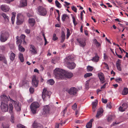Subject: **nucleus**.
<instances>
[{
  "instance_id": "obj_59",
  "label": "nucleus",
  "mask_w": 128,
  "mask_h": 128,
  "mask_svg": "<svg viewBox=\"0 0 128 128\" xmlns=\"http://www.w3.org/2000/svg\"><path fill=\"white\" fill-rule=\"evenodd\" d=\"M83 25H81V26L80 28V31L81 32H83L82 28H83Z\"/></svg>"
},
{
  "instance_id": "obj_63",
  "label": "nucleus",
  "mask_w": 128,
  "mask_h": 128,
  "mask_svg": "<svg viewBox=\"0 0 128 128\" xmlns=\"http://www.w3.org/2000/svg\"><path fill=\"white\" fill-rule=\"evenodd\" d=\"M4 58V57L0 55V60H2Z\"/></svg>"
},
{
  "instance_id": "obj_18",
  "label": "nucleus",
  "mask_w": 128,
  "mask_h": 128,
  "mask_svg": "<svg viewBox=\"0 0 128 128\" xmlns=\"http://www.w3.org/2000/svg\"><path fill=\"white\" fill-rule=\"evenodd\" d=\"M103 110L102 108H100L98 111L97 114L96 116L97 118H99L102 115Z\"/></svg>"
},
{
  "instance_id": "obj_14",
  "label": "nucleus",
  "mask_w": 128,
  "mask_h": 128,
  "mask_svg": "<svg viewBox=\"0 0 128 128\" xmlns=\"http://www.w3.org/2000/svg\"><path fill=\"white\" fill-rule=\"evenodd\" d=\"M1 10L3 12H7L10 10V8L6 4H3L1 6Z\"/></svg>"
},
{
  "instance_id": "obj_33",
  "label": "nucleus",
  "mask_w": 128,
  "mask_h": 128,
  "mask_svg": "<svg viewBox=\"0 0 128 128\" xmlns=\"http://www.w3.org/2000/svg\"><path fill=\"white\" fill-rule=\"evenodd\" d=\"M128 93V89L127 88H124L122 92V94L123 95H126Z\"/></svg>"
},
{
  "instance_id": "obj_15",
  "label": "nucleus",
  "mask_w": 128,
  "mask_h": 128,
  "mask_svg": "<svg viewBox=\"0 0 128 128\" xmlns=\"http://www.w3.org/2000/svg\"><path fill=\"white\" fill-rule=\"evenodd\" d=\"M68 68L70 69H73L75 68L76 64L74 62H67L66 64Z\"/></svg>"
},
{
  "instance_id": "obj_7",
  "label": "nucleus",
  "mask_w": 128,
  "mask_h": 128,
  "mask_svg": "<svg viewBox=\"0 0 128 128\" xmlns=\"http://www.w3.org/2000/svg\"><path fill=\"white\" fill-rule=\"evenodd\" d=\"M53 108L51 106L46 105L44 106L43 110L46 114H48L52 111Z\"/></svg>"
},
{
  "instance_id": "obj_49",
  "label": "nucleus",
  "mask_w": 128,
  "mask_h": 128,
  "mask_svg": "<svg viewBox=\"0 0 128 128\" xmlns=\"http://www.w3.org/2000/svg\"><path fill=\"white\" fill-rule=\"evenodd\" d=\"M77 105L76 103H75L74 105L72 106V108L74 110H75L77 108Z\"/></svg>"
},
{
  "instance_id": "obj_60",
  "label": "nucleus",
  "mask_w": 128,
  "mask_h": 128,
  "mask_svg": "<svg viewBox=\"0 0 128 128\" xmlns=\"http://www.w3.org/2000/svg\"><path fill=\"white\" fill-rule=\"evenodd\" d=\"M44 40L45 41V43L44 44V45H46L48 43L47 42V41L46 40L45 38V37H44Z\"/></svg>"
},
{
  "instance_id": "obj_45",
  "label": "nucleus",
  "mask_w": 128,
  "mask_h": 128,
  "mask_svg": "<svg viewBox=\"0 0 128 128\" xmlns=\"http://www.w3.org/2000/svg\"><path fill=\"white\" fill-rule=\"evenodd\" d=\"M11 117L10 119V121L12 123H14V115H11Z\"/></svg>"
},
{
  "instance_id": "obj_48",
  "label": "nucleus",
  "mask_w": 128,
  "mask_h": 128,
  "mask_svg": "<svg viewBox=\"0 0 128 128\" xmlns=\"http://www.w3.org/2000/svg\"><path fill=\"white\" fill-rule=\"evenodd\" d=\"M22 17L23 18V20H24V17L21 14H17V19L18 18H20L22 19Z\"/></svg>"
},
{
  "instance_id": "obj_51",
  "label": "nucleus",
  "mask_w": 128,
  "mask_h": 128,
  "mask_svg": "<svg viewBox=\"0 0 128 128\" xmlns=\"http://www.w3.org/2000/svg\"><path fill=\"white\" fill-rule=\"evenodd\" d=\"M29 90L31 93H33L34 92V89L33 88L31 87L30 88Z\"/></svg>"
},
{
  "instance_id": "obj_44",
  "label": "nucleus",
  "mask_w": 128,
  "mask_h": 128,
  "mask_svg": "<svg viewBox=\"0 0 128 128\" xmlns=\"http://www.w3.org/2000/svg\"><path fill=\"white\" fill-rule=\"evenodd\" d=\"M92 74L91 73H87L84 74V77L85 78H87L88 77L92 76Z\"/></svg>"
},
{
  "instance_id": "obj_47",
  "label": "nucleus",
  "mask_w": 128,
  "mask_h": 128,
  "mask_svg": "<svg viewBox=\"0 0 128 128\" xmlns=\"http://www.w3.org/2000/svg\"><path fill=\"white\" fill-rule=\"evenodd\" d=\"M72 18L73 20V23L74 26H75L77 24V22L76 21L75 18L74 16H72Z\"/></svg>"
},
{
  "instance_id": "obj_40",
  "label": "nucleus",
  "mask_w": 128,
  "mask_h": 128,
  "mask_svg": "<svg viewBox=\"0 0 128 128\" xmlns=\"http://www.w3.org/2000/svg\"><path fill=\"white\" fill-rule=\"evenodd\" d=\"M9 126L6 123H3L2 124V128H9Z\"/></svg>"
},
{
  "instance_id": "obj_28",
  "label": "nucleus",
  "mask_w": 128,
  "mask_h": 128,
  "mask_svg": "<svg viewBox=\"0 0 128 128\" xmlns=\"http://www.w3.org/2000/svg\"><path fill=\"white\" fill-rule=\"evenodd\" d=\"M0 15L4 18L5 20L7 21L8 20V17L6 14L4 12H2L0 13Z\"/></svg>"
},
{
  "instance_id": "obj_57",
  "label": "nucleus",
  "mask_w": 128,
  "mask_h": 128,
  "mask_svg": "<svg viewBox=\"0 0 128 128\" xmlns=\"http://www.w3.org/2000/svg\"><path fill=\"white\" fill-rule=\"evenodd\" d=\"M116 80L118 82L120 81H122V79L120 78H116Z\"/></svg>"
},
{
  "instance_id": "obj_34",
  "label": "nucleus",
  "mask_w": 128,
  "mask_h": 128,
  "mask_svg": "<svg viewBox=\"0 0 128 128\" xmlns=\"http://www.w3.org/2000/svg\"><path fill=\"white\" fill-rule=\"evenodd\" d=\"M12 16L11 18V20L12 23V24H13L14 23L15 17L16 16V13L15 12H12Z\"/></svg>"
},
{
  "instance_id": "obj_50",
  "label": "nucleus",
  "mask_w": 128,
  "mask_h": 128,
  "mask_svg": "<svg viewBox=\"0 0 128 128\" xmlns=\"http://www.w3.org/2000/svg\"><path fill=\"white\" fill-rule=\"evenodd\" d=\"M58 39V38L56 37V34H54L53 37L52 39L54 40H57Z\"/></svg>"
},
{
  "instance_id": "obj_19",
  "label": "nucleus",
  "mask_w": 128,
  "mask_h": 128,
  "mask_svg": "<svg viewBox=\"0 0 128 128\" xmlns=\"http://www.w3.org/2000/svg\"><path fill=\"white\" fill-rule=\"evenodd\" d=\"M114 116L111 115H109L107 116V120L109 122H111L114 119Z\"/></svg>"
},
{
  "instance_id": "obj_32",
  "label": "nucleus",
  "mask_w": 128,
  "mask_h": 128,
  "mask_svg": "<svg viewBox=\"0 0 128 128\" xmlns=\"http://www.w3.org/2000/svg\"><path fill=\"white\" fill-rule=\"evenodd\" d=\"M93 42L94 43L96 44V46L97 47H99L100 46V43L99 42H98L96 39H94L93 40Z\"/></svg>"
},
{
  "instance_id": "obj_61",
  "label": "nucleus",
  "mask_w": 128,
  "mask_h": 128,
  "mask_svg": "<svg viewBox=\"0 0 128 128\" xmlns=\"http://www.w3.org/2000/svg\"><path fill=\"white\" fill-rule=\"evenodd\" d=\"M121 60L120 59H118L116 62V64H120Z\"/></svg>"
},
{
  "instance_id": "obj_31",
  "label": "nucleus",
  "mask_w": 128,
  "mask_h": 128,
  "mask_svg": "<svg viewBox=\"0 0 128 128\" xmlns=\"http://www.w3.org/2000/svg\"><path fill=\"white\" fill-rule=\"evenodd\" d=\"M19 37L18 36H17L16 37V44L18 45H18H21L22 42V40L20 39H18Z\"/></svg>"
},
{
  "instance_id": "obj_17",
  "label": "nucleus",
  "mask_w": 128,
  "mask_h": 128,
  "mask_svg": "<svg viewBox=\"0 0 128 128\" xmlns=\"http://www.w3.org/2000/svg\"><path fill=\"white\" fill-rule=\"evenodd\" d=\"M30 50L32 54H36L37 53L36 49L34 45L32 44L30 45Z\"/></svg>"
},
{
  "instance_id": "obj_35",
  "label": "nucleus",
  "mask_w": 128,
  "mask_h": 128,
  "mask_svg": "<svg viewBox=\"0 0 128 128\" xmlns=\"http://www.w3.org/2000/svg\"><path fill=\"white\" fill-rule=\"evenodd\" d=\"M55 4L56 6L58 8H61V4L57 0H56L55 1Z\"/></svg>"
},
{
  "instance_id": "obj_5",
  "label": "nucleus",
  "mask_w": 128,
  "mask_h": 128,
  "mask_svg": "<svg viewBox=\"0 0 128 128\" xmlns=\"http://www.w3.org/2000/svg\"><path fill=\"white\" fill-rule=\"evenodd\" d=\"M51 94L50 92L48 91L44 88L42 92V97L44 100H46V99L49 98Z\"/></svg>"
},
{
  "instance_id": "obj_13",
  "label": "nucleus",
  "mask_w": 128,
  "mask_h": 128,
  "mask_svg": "<svg viewBox=\"0 0 128 128\" xmlns=\"http://www.w3.org/2000/svg\"><path fill=\"white\" fill-rule=\"evenodd\" d=\"M38 80L36 79V76L34 75L33 76L32 81V84L33 86L35 87H36L38 84Z\"/></svg>"
},
{
  "instance_id": "obj_24",
  "label": "nucleus",
  "mask_w": 128,
  "mask_h": 128,
  "mask_svg": "<svg viewBox=\"0 0 128 128\" xmlns=\"http://www.w3.org/2000/svg\"><path fill=\"white\" fill-rule=\"evenodd\" d=\"M10 59L11 60L13 61L14 59L16 54L12 52H10Z\"/></svg>"
},
{
  "instance_id": "obj_21",
  "label": "nucleus",
  "mask_w": 128,
  "mask_h": 128,
  "mask_svg": "<svg viewBox=\"0 0 128 128\" xmlns=\"http://www.w3.org/2000/svg\"><path fill=\"white\" fill-rule=\"evenodd\" d=\"M73 57L71 56H69L67 57L65 59V62L67 64V62H70V61L72 60Z\"/></svg>"
},
{
  "instance_id": "obj_27",
  "label": "nucleus",
  "mask_w": 128,
  "mask_h": 128,
  "mask_svg": "<svg viewBox=\"0 0 128 128\" xmlns=\"http://www.w3.org/2000/svg\"><path fill=\"white\" fill-rule=\"evenodd\" d=\"M21 6L24 7L27 5V0H22L20 4Z\"/></svg>"
},
{
  "instance_id": "obj_6",
  "label": "nucleus",
  "mask_w": 128,
  "mask_h": 128,
  "mask_svg": "<svg viewBox=\"0 0 128 128\" xmlns=\"http://www.w3.org/2000/svg\"><path fill=\"white\" fill-rule=\"evenodd\" d=\"M1 100V102H3L4 103H8V102L10 100L11 101V99L10 97L9 96H7L5 94L2 95L0 96Z\"/></svg>"
},
{
  "instance_id": "obj_22",
  "label": "nucleus",
  "mask_w": 128,
  "mask_h": 128,
  "mask_svg": "<svg viewBox=\"0 0 128 128\" xmlns=\"http://www.w3.org/2000/svg\"><path fill=\"white\" fill-rule=\"evenodd\" d=\"M28 22L30 26H32L34 25L35 21V20L33 18H30L29 19Z\"/></svg>"
},
{
  "instance_id": "obj_56",
  "label": "nucleus",
  "mask_w": 128,
  "mask_h": 128,
  "mask_svg": "<svg viewBox=\"0 0 128 128\" xmlns=\"http://www.w3.org/2000/svg\"><path fill=\"white\" fill-rule=\"evenodd\" d=\"M102 100L103 103L105 104L107 102V100L106 99H104L103 98L102 99Z\"/></svg>"
},
{
  "instance_id": "obj_4",
  "label": "nucleus",
  "mask_w": 128,
  "mask_h": 128,
  "mask_svg": "<svg viewBox=\"0 0 128 128\" xmlns=\"http://www.w3.org/2000/svg\"><path fill=\"white\" fill-rule=\"evenodd\" d=\"M40 107V105L37 102H33L30 105V109L34 114H36L37 109Z\"/></svg>"
},
{
  "instance_id": "obj_29",
  "label": "nucleus",
  "mask_w": 128,
  "mask_h": 128,
  "mask_svg": "<svg viewBox=\"0 0 128 128\" xmlns=\"http://www.w3.org/2000/svg\"><path fill=\"white\" fill-rule=\"evenodd\" d=\"M18 57L19 59L21 62H24V57L22 54L19 53L18 54Z\"/></svg>"
},
{
  "instance_id": "obj_46",
  "label": "nucleus",
  "mask_w": 128,
  "mask_h": 128,
  "mask_svg": "<svg viewBox=\"0 0 128 128\" xmlns=\"http://www.w3.org/2000/svg\"><path fill=\"white\" fill-rule=\"evenodd\" d=\"M120 64H116L117 68L119 71H121L122 70V68L120 66Z\"/></svg>"
},
{
  "instance_id": "obj_58",
  "label": "nucleus",
  "mask_w": 128,
  "mask_h": 128,
  "mask_svg": "<svg viewBox=\"0 0 128 128\" xmlns=\"http://www.w3.org/2000/svg\"><path fill=\"white\" fill-rule=\"evenodd\" d=\"M64 2L66 4V5H64L65 7H66V6H68L70 4V3H68L67 2H66V1Z\"/></svg>"
},
{
  "instance_id": "obj_26",
  "label": "nucleus",
  "mask_w": 128,
  "mask_h": 128,
  "mask_svg": "<svg viewBox=\"0 0 128 128\" xmlns=\"http://www.w3.org/2000/svg\"><path fill=\"white\" fill-rule=\"evenodd\" d=\"M61 40L60 41L61 42H63L64 41L65 38V34L64 31H62L61 32Z\"/></svg>"
},
{
  "instance_id": "obj_53",
  "label": "nucleus",
  "mask_w": 128,
  "mask_h": 128,
  "mask_svg": "<svg viewBox=\"0 0 128 128\" xmlns=\"http://www.w3.org/2000/svg\"><path fill=\"white\" fill-rule=\"evenodd\" d=\"M14 0H4L8 4H10V3L14 1Z\"/></svg>"
},
{
  "instance_id": "obj_20",
  "label": "nucleus",
  "mask_w": 128,
  "mask_h": 128,
  "mask_svg": "<svg viewBox=\"0 0 128 128\" xmlns=\"http://www.w3.org/2000/svg\"><path fill=\"white\" fill-rule=\"evenodd\" d=\"M95 55V56L93 57L91 60L94 62H96L99 60V57L98 55L97 54H96Z\"/></svg>"
},
{
  "instance_id": "obj_1",
  "label": "nucleus",
  "mask_w": 128,
  "mask_h": 128,
  "mask_svg": "<svg viewBox=\"0 0 128 128\" xmlns=\"http://www.w3.org/2000/svg\"><path fill=\"white\" fill-rule=\"evenodd\" d=\"M54 76L57 79H64L65 78H71L73 76V75L72 72H69L67 71L59 68H56L54 70Z\"/></svg>"
},
{
  "instance_id": "obj_9",
  "label": "nucleus",
  "mask_w": 128,
  "mask_h": 128,
  "mask_svg": "<svg viewBox=\"0 0 128 128\" xmlns=\"http://www.w3.org/2000/svg\"><path fill=\"white\" fill-rule=\"evenodd\" d=\"M78 90L75 87H72L69 90L68 92L70 95L75 96L77 93Z\"/></svg>"
},
{
  "instance_id": "obj_36",
  "label": "nucleus",
  "mask_w": 128,
  "mask_h": 128,
  "mask_svg": "<svg viewBox=\"0 0 128 128\" xmlns=\"http://www.w3.org/2000/svg\"><path fill=\"white\" fill-rule=\"evenodd\" d=\"M47 82L48 84L51 85H53L54 83V81L52 79L49 80Z\"/></svg>"
},
{
  "instance_id": "obj_23",
  "label": "nucleus",
  "mask_w": 128,
  "mask_h": 128,
  "mask_svg": "<svg viewBox=\"0 0 128 128\" xmlns=\"http://www.w3.org/2000/svg\"><path fill=\"white\" fill-rule=\"evenodd\" d=\"M13 107L12 103H10L9 104V112L11 115H14V113L13 112Z\"/></svg>"
},
{
  "instance_id": "obj_64",
  "label": "nucleus",
  "mask_w": 128,
  "mask_h": 128,
  "mask_svg": "<svg viewBox=\"0 0 128 128\" xmlns=\"http://www.w3.org/2000/svg\"><path fill=\"white\" fill-rule=\"evenodd\" d=\"M84 33L87 36L88 35V31L86 30H84Z\"/></svg>"
},
{
  "instance_id": "obj_41",
  "label": "nucleus",
  "mask_w": 128,
  "mask_h": 128,
  "mask_svg": "<svg viewBox=\"0 0 128 128\" xmlns=\"http://www.w3.org/2000/svg\"><path fill=\"white\" fill-rule=\"evenodd\" d=\"M92 123L89 122L86 124V126L87 128H91L92 127Z\"/></svg>"
},
{
  "instance_id": "obj_16",
  "label": "nucleus",
  "mask_w": 128,
  "mask_h": 128,
  "mask_svg": "<svg viewBox=\"0 0 128 128\" xmlns=\"http://www.w3.org/2000/svg\"><path fill=\"white\" fill-rule=\"evenodd\" d=\"M128 107L127 104L126 103H124L122 105L119 107L118 109L119 111L121 112L124 111Z\"/></svg>"
},
{
  "instance_id": "obj_52",
  "label": "nucleus",
  "mask_w": 128,
  "mask_h": 128,
  "mask_svg": "<svg viewBox=\"0 0 128 128\" xmlns=\"http://www.w3.org/2000/svg\"><path fill=\"white\" fill-rule=\"evenodd\" d=\"M72 9L75 12H77V9L74 6H73L72 7Z\"/></svg>"
},
{
  "instance_id": "obj_2",
  "label": "nucleus",
  "mask_w": 128,
  "mask_h": 128,
  "mask_svg": "<svg viewBox=\"0 0 128 128\" xmlns=\"http://www.w3.org/2000/svg\"><path fill=\"white\" fill-rule=\"evenodd\" d=\"M9 36V33L5 31H2L0 32V40L1 42H4L8 39Z\"/></svg>"
},
{
  "instance_id": "obj_62",
  "label": "nucleus",
  "mask_w": 128,
  "mask_h": 128,
  "mask_svg": "<svg viewBox=\"0 0 128 128\" xmlns=\"http://www.w3.org/2000/svg\"><path fill=\"white\" fill-rule=\"evenodd\" d=\"M107 106L109 108H111L112 106L110 105V103L108 104H107Z\"/></svg>"
},
{
  "instance_id": "obj_39",
  "label": "nucleus",
  "mask_w": 128,
  "mask_h": 128,
  "mask_svg": "<svg viewBox=\"0 0 128 128\" xmlns=\"http://www.w3.org/2000/svg\"><path fill=\"white\" fill-rule=\"evenodd\" d=\"M66 30H67L66 38H68L70 35L71 34L70 32V31L69 29L66 28Z\"/></svg>"
},
{
  "instance_id": "obj_8",
  "label": "nucleus",
  "mask_w": 128,
  "mask_h": 128,
  "mask_svg": "<svg viewBox=\"0 0 128 128\" xmlns=\"http://www.w3.org/2000/svg\"><path fill=\"white\" fill-rule=\"evenodd\" d=\"M11 102H12V103H13L16 110L17 111H20V105L18 102L14 101L12 99H11Z\"/></svg>"
},
{
  "instance_id": "obj_37",
  "label": "nucleus",
  "mask_w": 128,
  "mask_h": 128,
  "mask_svg": "<svg viewBox=\"0 0 128 128\" xmlns=\"http://www.w3.org/2000/svg\"><path fill=\"white\" fill-rule=\"evenodd\" d=\"M18 50L20 52H23L25 51V49L21 45H18Z\"/></svg>"
},
{
  "instance_id": "obj_54",
  "label": "nucleus",
  "mask_w": 128,
  "mask_h": 128,
  "mask_svg": "<svg viewBox=\"0 0 128 128\" xmlns=\"http://www.w3.org/2000/svg\"><path fill=\"white\" fill-rule=\"evenodd\" d=\"M60 124L62 126V123H60ZM59 126V124L58 123H56L55 126V128H58Z\"/></svg>"
},
{
  "instance_id": "obj_55",
  "label": "nucleus",
  "mask_w": 128,
  "mask_h": 128,
  "mask_svg": "<svg viewBox=\"0 0 128 128\" xmlns=\"http://www.w3.org/2000/svg\"><path fill=\"white\" fill-rule=\"evenodd\" d=\"M30 29H26L25 30V32L27 34H29L30 32Z\"/></svg>"
},
{
  "instance_id": "obj_25",
  "label": "nucleus",
  "mask_w": 128,
  "mask_h": 128,
  "mask_svg": "<svg viewBox=\"0 0 128 128\" xmlns=\"http://www.w3.org/2000/svg\"><path fill=\"white\" fill-rule=\"evenodd\" d=\"M98 100H96L95 102H93L92 103V111L94 112L96 110V107L98 104Z\"/></svg>"
},
{
  "instance_id": "obj_11",
  "label": "nucleus",
  "mask_w": 128,
  "mask_h": 128,
  "mask_svg": "<svg viewBox=\"0 0 128 128\" xmlns=\"http://www.w3.org/2000/svg\"><path fill=\"white\" fill-rule=\"evenodd\" d=\"M76 40L79 43L80 46L84 48L86 46V43L84 38H77Z\"/></svg>"
},
{
  "instance_id": "obj_12",
  "label": "nucleus",
  "mask_w": 128,
  "mask_h": 128,
  "mask_svg": "<svg viewBox=\"0 0 128 128\" xmlns=\"http://www.w3.org/2000/svg\"><path fill=\"white\" fill-rule=\"evenodd\" d=\"M98 76L102 84L105 82L104 77L103 73L101 72L98 73Z\"/></svg>"
},
{
  "instance_id": "obj_38",
  "label": "nucleus",
  "mask_w": 128,
  "mask_h": 128,
  "mask_svg": "<svg viewBox=\"0 0 128 128\" xmlns=\"http://www.w3.org/2000/svg\"><path fill=\"white\" fill-rule=\"evenodd\" d=\"M68 17V16L66 14H64L62 15V20L63 22H64L65 19Z\"/></svg>"
},
{
  "instance_id": "obj_43",
  "label": "nucleus",
  "mask_w": 128,
  "mask_h": 128,
  "mask_svg": "<svg viewBox=\"0 0 128 128\" xmlns=\"http://www.w3.org/2000/svg\"><path fill=\"white\" fill-rule=\"evenodd\" d=\"M25 36L23 34H22L20 36V38L21 40H22V41H24V42H25L24 39L25 38Z\"/></svg>"
},
{
  "instance_id": "obj_3",
  "label": "nucleus",
  "mask_w": 128,
  "mask_h": 128,
  "mask_svg": "<svg viewBox=\"0 0 128 128\" xmlns=\"http://www.w3.org/2000/svg\"><path fill=\"white\" fill-rule=\"evenodd\" d=\"M37 13L40 15L46 16L47 11L46 8L42 6H39L37 8Z\"/></svg>"
},
{
  "instance_id": "obj_42",
  "label": "nucleus",
  "mask_w": 128,
  "mask_h": 128,
  "mask_svg": "<svg viewBox=\"0 0 128 128\" xmlns=\"http://www.w3.org/2000/svg\"><path fill=\"white\" fill-rule=\"evenodd\" d=\"M87 68L88 71L90 72L93 70V68L91 66H87Z\"/></svg>"
},
{
  "instance_id": "obj_10",
  "label": "nucleus",
  "mask_w": 128,
  "mask_h": 128,
  "mask_svg": "<svg viewBox=\"0 0 128 128\" xmlns=\"http://www.w3.org/2000/svg\"><path fill=\"white\" fill-rule=\"evenodd\" d=\"M7 103L1 102V108L2 111L4 112L7 111L8 110Z\"/></svg>"
},
{
  "instance_id": "obj_30",
  "label": "nucleus",
  "mask_w": 128,
  "mask_h": 128,
  "mask_svg": "<svg viewBox=\"0 0 128 128\" xmlns=\"http://www.w3.org/2000/svg\"><path fill=\"white\" fill-rule=\"evenodd\" d=\"M24 22V20H23V18L22 19L20 18H18L17 19V24L18 25H20L21 24Z\"/></svg>"
}]
</instances>
